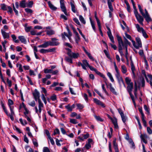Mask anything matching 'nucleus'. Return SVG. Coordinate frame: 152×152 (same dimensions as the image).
Listing matches in <instances>:
<instances>
[{
  "mask_svg": "<svg viewBox=\"0 0 152 152\" xmlns=\"http://www.w3.org/2000/svg\"><path fill=\"white\" fill-rule=\"evenodd\" d=\"M34 99L36 101H38V108L39 109V112H40L42 110V108L43 107V104L41 101L40 98V93L39 91L35 89L34 92L33 93Z\"/></svg>",
  "mask_w": 152,
  "mask_h": 152,
  "instance_id": "obj_1",
  "label": "nucleus"
},
{
  "mask_svg": "<svg viewBox=\"0 0 152 152\" xmlns=\"http://www.w3.org/2000/svg\"><path fill=\"white\" fill-rule=\"evenodd\" d=\"M136 40L138 45H136L135 41L134 40H132V42L133 46L136 49H138L139 48L141 47L142 45L140 39L137 37L136 38Z\"/></svg>",
  "mask_w": 152,
  "mask_h": 152,
  "instance_id": "obj_2",
  "label": "nucleus"
},
{
  "mask_svg": "<svg viewBox=\"0 0 152 152\" xmlns=\"http://www.w3.org/2000/svg\"><path fill=\"white\" fill-rule=\"evenodd\" d=\"M60 7L62 11L64 12L66 15H68L66 9L65 5L64 0H60Z\"/></svg>",
  "mask_w": 152,
  "mask_h": 152,
  "instance_id": "obj_3",
  "label": "nucleus"
},
{
  "mask_svg": "<svg viewBox=\"0 0 152 152\" xmlns=\"http://www.w3.org/2000/svg\"><path fill=\"white\" fill-rule=\"evenodd\" d=\"M66 49L68 51L67 54L69 56L74 58H78L79 56V54L78 53H72L71 50L67 48Z\"/></svg>",
  "mask_w": 152,
  "mask_h": 152,
  "instance_id": "obj_4",
  "label": "nucleus"
},
{
  "mask_svg": "<svg viewBox=\"0 0 152 152\" xmlns=\"http://www.w3.org/2000/svg\"><path fill=\"white\" fill-rule=\"evenodd\" d=\"M50 41L51 46H55L58 45L60 43L58 42V39L56 38H52Z\"/></svg>",
  "mask_w": 152,
  "mask_h": 152,
  "instance_id": "obj_5",
  "label": "nucleus"
},
{
  "mask_svg": "<svg viewBox=\"0 0 152 152\" xmlns=\"http://www.w3.org/2000/svg\"><path fill=\"white\" fill-rule=\"evenodd\" d=\"M145 78L147 82L150 84L151 86H152V75L148 74L147 77L146 75H145Z\"/></svg>",
  "mask_w": 152,
  "mask_h": 152,
  "instance_id": "obj_6",
  "label": "nucleus"
},
{
  "mask_svg": "<svg viewBox=\"0 0 152 152\" xmlns=\"http://www.w3.org/2000/svg\"><path fill=\"white\" fill-rule=\"evenodd\" d=\"M135 17L138 22L142 26H143V22L144 20V18L143 17L139 14L136 16Z\"/></svg>",
  "mask_w": 152,
  "mask_h": 152,
  "instance_id": "obj_7",
  "label": "nucleus"
},
{
  "mask_svg": "<svg viewBox=\"0 0 152 152\" xmlns=\"http://www.w3.org/2000/svg\"><path fill=\"white\" fill-rule=\"evenodd\" d=\"M49 46H51L50 41L45 42L42 45H39L38 47L39 48H46Z\"/></svg>",
  "mask_w": 152,
  "mask_h": 152,
  "instance_id": "obj_8",
  "label": "nucleus"
},
{
  "mask_svg": "<svg viewBox=\"0 0 152 152\" xmlns=\"http://www.w3.org/2000/svg\"><path fill=\"white\" fill-rule=\"evenodd\" d=\"M1 31L2 35L4 39H8L9 38L10 34L9 33L6 32L3 29H2L1 30Z\"/></svg>",
  "mask_w": 152,
  "mask_h": 152,
  "instance_id": "obj_9",
  "label": "nucleus"
},
{
  "mask_svg": "<svg viewBox=\"0 0 152 152\" xmlns=\"http://www.w3.org/2000/svg\"><path fill=\"white\" fill-rule=\"evenodd\" d=\"M94 103H96L98 105H101L103 107H105V105L100 100H98L96 98L94 99Z\"/></svg>",
  "mask_w": 152,
  "mask_h": 152,
  "instance_id": "obj_10",
  "label": "nucleus"
},
{
  "mask_svg": "<svg viewBox=\"0 0 152 152\" xmlns=\"http://www.w3.org/2000/svg\"><path fill=\"white\" fill-rule=\"evenodd\" d=\"M10 109L11 113L10 114H9V115H8V116L10 117L12 121H13L14 119L13 115H15L14 112L13 111V108L11 106H10Z\"/></svg>",
  "mask_w": 152,
  "mask_h": 152,
  "instance_id": "obj_11",
  "label": "nucleus"
},
{
  "mask_svg": "<svg viewBox=\"0 0 152 152\" xmlns=\"http://www.w3.org/2000/svg\"><path fill=\"white\" fill-rule=\"evenodd\" d=\"M114 126V127L115 129H118V126L117 124V120L116 118L114 117L111 120Z\"/></svg>",
  "mask_w": 152,
  "mask_h": 152,
  "instance_id": "obj_12",
  "label": "nucleus"
},
{
  "mask_svg": "<svg viewBox=\"0 0 152 152\" xmlns=\"http://www.w3.org/2000/svg\"><path fill=\"white\" fill-rule=\"evenodd\" d=\"M82 68L83 69L86 70V67L88 66L89 65V64L86 60H84L82 61Z\"/></svg>",
  "mask_w": 152,
  "mask_h": 152,
  "instance_id": "obj_13",
  "label": "nucleus"
},
{
  "mask_svg": "<svg viewBox=\"0 0 152 152\" xmlns=\"http://www.w3.org/2000/svg\"><path fill=\"white\" fill-rule=\"evenodd\" d=\"M124 39L125 40L124 42H123V44L122 45V46L123 48H125L126 46L127 47L128 45H130L131 44L130 43L126 38L124 37Z\"/></svg>",
  "mask_w": 152,
  "mask_h": 152,
  "instance_id": "obj_14",
  "label": "nucleus"
},
{
  "mask_svg": "<svg viewBox=\"0 0 152 152\" xmlns=\"http://www.w3.org/2000/svg\"><path fill=\"white\" fill-rule=\"evenodd\" d=\"M118 42V46H122L123 44V41L122 39L121 38L118 34L116 35Z\"/></svg>",
  "mask_w": 152,
  "mask_h": 152,
  "instance_id": "obj_15",
  "label": "nucleus"
},
{
  "mask_svg": "<svg viewBox=\"0 0 152 152\" xmlns=\"http://www.w3.org/2000/svg\"><path fill=\"white\" fill-rule=\"evenodd\" d=\"M127 89L128 92H132L133 88V83L131 82V83L127 84Z\"/></svg>",
  "mask_w": 152,
  "mask_h": 152,
  "instance_id": "obj_16",
  "label": "nucleus"
},
{
  "mask_svg": "<svg viewBox=\"0 0 152 152\" xmlns=\"http://www.w3.org/2000/svg\"><path fill=\"white\" fill-rule=\"evenodd\" d=\"M113 147L115 149V152H119L118 147L117 144L115 140L113 141Z\"/></svg>",
  "mask_w": 152,
  "mask_h": 152,
  "instance_id": "obj_17",
  "label": "nucleus"
},
{
  "mask_svg": "<svg viewBox=\"0 0 152 152\" xmlns=\"http://www.w3.org/2000/svg\"><path fill=\"white\" fill-rule=\"evenodd\" d=\"M147 137V136L146 134H141L140 136V138L142 140L143 142L146 144L147 143V142L146 140V139Z\"/></svg>",
  "mask_w": 152,
  "mask_h": 152,
  "instance_id": "obj_18",
  "label": "nucleus"
},
{
  "mask_svg": "<svg viewBox=\"0 0 152 152\" xmlns=\"http://www.w3.org/2000/svg\"><path fill=\"white\" fill-rule=\"evenodd\" d=\"M146 20L147 22H149L151 21L152 19L150 17L149 15L148 14L145 15V14L142 16Z\"/></svg>",
  "mask_w": 152,
  "mask_h": 152,
  "instance_id": "obj_19",
  "label": "nucleus"
},
{
  "mask_svg": "<svg viewBox=\"0 0 152 152\" xmlns=\"http://www.w3.org/2000/svg\"><path fill=\"white\" fill-rule=\"evenodd\" d=\"M48 4L50 8L52 10L55 11L57 9V7H55L53 4H52L50 1H48Z\"/></svg>",
  "mask_w": 152,
  "mask_h": 152,
  "instance_id": "obj_20",
  "label": "nucleus"
},
{
  "mask_svg": "<svg viewBox=\"0 0 152 152\" xmlns=\"http://www.w3.org/2000/svg\"><path fill=\"white\" fill-rule=\"evenodd\" d=\"M75 41L76 42L77 44H78V42L80 41V38L79 36V35L77 32L75 33Z\"/></svg>",
  "mask_w": 152,
  "mask_h": 152,
  "instance_id": "obj_21",
  "label": "nucleus"
},
{
  "mask_svg": "<svg viewBox=\"0 0 152 152\" xmlns=\"http://www.w3.org/2000/svg\"><path fill=\"white\" fill-rule=\"evenodd\" d=\"M46 32L47 34L49 36H50L55 34V31L52 29L46 30Z\"/></svg>",
  "mask_w": 152,
  "mask_h": 152,
  "instance_id": "obj_22",
  "label": "nucleus"
},
{
  "mask_svg": "<svg viewBox=\"0 0 152 152\" xmlns=\"http://www.w3.org/2000/svg\"><path fill=\"white\" fill-rule=\"evenodd\" d=\"M18 39L20 41L22 42L24 44H26V41L25 37L23 36H19L18 37Z\"/></svg>",
  "mask_w": 152,
  "mask_h": 152,
  "instance_id": "obj_23",
  "label": "nucleus"
},
{
  "mask_svg": "<svg viewBox=\"0 0 152 152\" xmlns=\"http://www.w3.org/2000/svg\"><path fill=\"white\" fill-rule=\"evenodd\" d=\"M136 27L137 28V31L139 32H142L143 30H144L143 28L142 27H140L138 24L135 25Z\"/></svg>",
  "mask_w": 152,
  "mask_h": 152,
  "instance_id": "obj_24",
  "label": "nucleus"
},
{
  "mask_svg": "<svg viewBox=\"0 0 152 152\" xmlns=\"http://www.w3.org/2000/svg\"><path fill=\"white\" fill-rule=\"evenodd\" d=\"M110 91L115 95L117 94V92L115 91L114 88L113 87L111 84L110 85Z\"/></svg>",
  "mask_w": 152,
  "mask_h": 152,
  "instance_id": "obj_25",
  "label": "nucleus"
},
{
  "mask_svg": "<svg viewBox=\"0 0 152 152\" xmlns=\"http://www.w3.org/2000/svg\"><path fill=\"white\" fill-rule=\"evenodd\" d=\"M20 7L23 8H25L27 7V4L26 3V1L25 0L22 1L20 3Z\"/></svg>",
  "mask_w": 152,
  "mask_h": 152,
  "instance_id": "obj_26",
  "label": "nucleus"
},
{
  "mask_svg": "<svg viewBox=\"0 0 152 152\" xmlns=\"http://www.w3.org/2000/svg\"><path fill=\"white\" fill-rule=\"evenodd\" d=\"M121 71L123 74H125L126 72L127 68L124 65H122L121 66Z\"/></svg>",
  "mask_w": 152,
  "mask_h": 152,
  "instance_id": "obj_27",
  "label": "nucleus"
},
{
  "mask_svg": "<svg viewBox=\"0 0 152 152\" xmlns=\"http://www.w3.org/2000/svg\"><path fill=\"white\" fill-rule=\"evenodd\" d=\"M74 1L73 2L72 1L70 2V5L71 7L72 10L73 12L74 13L76 12V10L75 9V7L74 4Z\"/></svg>",
  "mask_w": 152,
  "mask_h": 152,
  "instance_id": "obj_28",
  "label": "nucleus"
},
{
  "mask_svg": "<svg viewBox=\"0 0 152 152\" xmlns=\"http://www.w3.org/2000/svg\"><path fill=\"white\" fill-rule=\"evenodd\" d=\"M129 142L131 145V148L133 149H135V146L134 144L132 139L130 138L129 140Z\"/></svg>",
  "mask_w": 152,
  "mask_h": 152,
  "instance_id": "obj_29",
  "label": "nucleus"
},
{
  "mask_svg": "<svg viewBox=\"0 0 152 152\" xmlns=\"http://www.w3.org/2000/svg\"><path fill=\"white\" fill-rule=\"evenodd\" d=\"M117 80H118V82L119 83V84L121 86V84L122 83L123 84L124 86L125 87V85L124 83V80L122 79V77H121L120 78H119V79H117Z\"/></svg>",
  "mask_w": 152,
  "mask_h": 152,
  "instance_id": "obj_30",
  "label": "nucleus"
},
{
  "mask_svg": "<svg viewBox=\"0 0 152 152\" xmlns=\"http://www.w3.org/2000/svg\"><path fill=\"white\" fill-rule=\"evenodd\" d=\"M124 2L126 4L127 7V10L128 12H130V7L128 2L126 1H124Z\"/></svg>",
  "mask_w": 152,
  "mask_h": 152,
  "instance_id": "obj_31",
  "label": "nucleus"
},
{
  "mask_svg": "<svg viewBox=\"0 0 152 152\" xmlns=\"http://www.w3.org/2000/svg\"><path fill=\"white\" fill-rule=\"evenodd\" d=\"M108 4L109 8L111 11H113V8L112 6V3L111 2H110V0H108Z\"/></svg>",
  "mask_w": 152,
  "mask_h": 152,
  "instance_id": "obj_32",
  "label": "nucleus"
},
{
  "mask_svg": "<svg viewBox=\"0 0 152 152\" xmlns=\"http://www.w3.org/2000/svg\"><path fill=\"white\" fill-rule=\"evenodd\" d=\"M25 148L27 152H34L32 149L28 145L26 146Z\"/></svg>",
  "mask_w": 152,
  "mask_h": 152,
  "instance_id": "obj_33",
  "label": "nucleus"
},
{
  "mask_svg": "<svg viewBox=\"0 0 152 152\" xmlns=\"http://www.w3.org/2000/svg\"><path fill=\"white\" fill-rule=\"evenodd\" d=\"M19 121L21 124L23 125H25L27 124V122L25 120L23 121L22 118H20L19 119Z\"/></svg>",
  "mask_w": 152,
  "mask_h": 152,
  "instance_id": "obj_34",
  "label": "nucleus"
},
{
  "mask_svg": "<svg viewBox=\"0 0 152 152\" xmlns=\"http://www.w3.org/2000/svg\"><path fill=\"white\" fill-rule=\"evenodd\" d=\"M32 29V27L31 26H29L28 27H26L25 28V30L26 32H31V30Z\"/></svg>",
  "mask_w": 152,
  "mask_h": 152,
  "instance_id": "obj_35",
  "label": "nucleus"
},
{
  "mask_svg": "<svg viewBox=\"0 0 152 152\" xmlns=\"http://www.w3.org/2000/svg\"><path fill=\"white\" fill-rule=\"evenodd\" d=\"M44 73L45 74L52 73V69H44Z\"/></svg>",
  "mask_w": 152,
  "mask_h": 152,
  "instance_id": "obj_36",
  "label": "nucleus"
},
{
  "mask_svg": "<svg viewBox=\"0 0 152 152\" xmlns=\"http://www.w3.org/2000/svg\"><path fill=\"white\" fill-rule=\"evenodd\" d=\"M1 9L4 10H6L7 9V6L4 4H2L1 5Z\"/></svg>",
  "mask_w": 152,
  "mask_h": 152,
  "instance_id": "obj_37",
  "label": "nucleus"
},
{
  "mask_svg": "<svg viewBox=\"0 0 152 152\" xmlns=\"http://www.w3.org/2000/svg\"><path fill=\"white\" fill-rule=\"evenodd\" d=\"M125 80L126 83L129 84L131 83V80L129 77H126L125 79Z\"/></svg>",
  "mask_w": 152,
  "mask_h": 152,
  "instance_id": "obj_38",
  "label": "nucleus"
},
{
  "mask_svg": "<svg viewBox=\"0 0 152 152\" xmlns=\"http://www.w3.org/2000/svg\"><path fill=\"white\" fill-rule=\"evenodd\" d=\"M79 20L82 23H83L84 24H85L86 23V21L85 20H84V18L81 15H80L79 16Z\"/></svg>",
  "mask_w": 152,
  "mask_h": 152,
  "instance_id": "obj_39",
  "label": "nucleus"
},
{
  "mask_svg": "<svg viewBox=\"0 0 152 152\" xmlns=\"http://www.w3.org/2000/svg\"><path fill=\"white\" fill-rule=\"evenodd\" d=\"M65 107L67 109V110L68 111H71L72 110V108L69 104H68Z\"/></svg>",
  "mask_w": 152,
  "mask_h": 152,
  "instance_id": "obj_40",
  "label": "nucleus"
},
{
  "mask_svg": "<svg viewBox=\"0 0 152 152\" xmlns=\"http://www.w3.org/2000/svg\"><path fill=\"white\" fill-rule=\"evenodd\" d=\"M97 25L99 27V29L100 32H102V31L101 30V25L100 21L99 20H96Z\"/></svg>",
  "mask_w": 152,
  "mask_h": 152,
  "instance_id": "obj_41",
  "label": "nucleus"
},
{
  "mask_svg": "<svg viewBox=\"0 0 152 152\" xmlns=\"http://www.w3.org/2000/svg\"><path fill=\"white\" fill-rule=\"evenodd\" d=\"M70 122L74 124H76L78 123L77 121L75 119H70Z\"/></svg>",
  "mask_w": 152,
  "mask_h": 152,
  "instance_id": "obj_42",
  "label": "nucleus"
},
{
  "mask_svg": "<svg viewBox=\"0 0 152 152\" xmlns=\"http://www.w3.org/2000/svg\"><path fill=\"white\" fill-rule=\"evenodd\" d=\"M65 59L67 61L71 63H72V58H71V57H66Z\"/></svg>",
  "mask_w": 152,
  "mask_h": 152,
  "instance_id": "obj_43",
  "label": "nucleus"
},
{
  "mask_svg": "<svg viewBox=\"0 0 152 152\" xmlns=\"http://www.w3.org/2000/svg\"><path fill=\"white\" fill-rule=\"evenodd\" d=\"M131 70L132 71V73L134 74V70H135V67L133 65V63L132 61H131Z\"/></svg>",
  "mask_w": 152,
  "mask_h": 152,
  "instance_id": "obj_44",
  "label": "nucleus"
},
{
  "mask_svg": "<svg viewBox=\"0 0 152 152\" xmlns=\"http://www.w3.org/2000/svg\"><path fill=\"white\" fill-rule=\"evenodd\" d=\"M95 117L97 120L98 121L102 122L103 121V119H102L99 116H95Z\"/></svg>",
  "mask_w": 152,
  "mask_h": 152,
  "instance_id": "obj_45",
  "label": "nucleus"
},
{
  "mask_svg": "<svg viewBox=\"0 0 152 152\" xmlns=\"http://www.w3.org/2000/svg\"><path fill=\"white\" fill-rule=\"evenodd\" d=\"M33 1H29L28 4H27V7H31L33 4Z\"/></svg>",
  "mask_w": 152,
  "mask_h": 152,
  "instance_id": "obj_46",
  "label": "nucleus"
},
{
  "mask_svg": "<svg viewBox=\"0 0 152 152\" xmlns=\"http://www.w3.org/2000/svg\"><path fill=\"white\" fill-rule=\"evenodd\" d=\"M118 51L119 52L120 54L123 53L122 50L124 48L122 46H118Z\"/></svg>",
  "mask_w": 152,
  "mask_h": 152,
  "instance_id": "obj_47",
  "label": "nucleus"
},
{
  "mask_svg": "<svg viewBox=\"0 0 152 152\" xmlns=\"http://www.w3.org/2000/svg\"><path fill=\"white\" fill-rule=\"evenodd\" d=\"M129 93L130 95V97H131L132 101L133 102V103L134 104H135V103L134 97L133 95L132 94V92H129Z\"/></svg>",
  "mask_w": 152,
  "mask_h": 152,
  "instance_id": "obj_48",
  "label": "nucleus"
},
{
  "mask_svg": "<svg viewBox=\"0 0 152 152\" xmlns=\"http://www.w3.org/2000/svg\"><path fill=\"white\" fill-rule=\"evenodd\" d=\"M28 104L32 106V107H34L36 105V103L34 101H33L31 102H29L28 103Z\"/></svg>",
  "mask_w": 152,
  "mask_h": 152,
  "instance_id": "obj_49",
  "label": "nucleus"
},
{
  "mask_svg": "<svg viewBox=\"0 0 152 152\" xmlns=\"http://www.w3.org/2000/svg\"><path fill=\"white\" fill-rule=\"evenodd\" d=\"M76 105L77 107V108L79 109H83L84 107V106L83 105L80 104H76Z\"/></svg>",
  "mask_w": 152,
  "mask_h": 152,
  "instance_id": "obj_50",
  "label": "nucleus"
},
{
  "mask_svg": "<svg viewBox=\"0 0 152 152\" xmlns=\"http://www.w3.org/2000/svg\"><path fill=\"white\" fill-rule=\"evenodd\" d=\"M141 84L142 85V87H144L145 86V81L143 78H142L141 79Z\"/></svg>",
  "mask_w": 152,
  "mask_h": 152,
  "instance_id": "obj_51",
  "label": "nucleus"
},
{
  "mask_svg": "<svg viewBox=\"0 0 152 152\" xmlns=\"http://www.w3.org/2000/svg\"><path fill=\"white\" fill-rule=\"evenodd\" d=\"M25 10L28 13H31L33 12L32 10L28 8H26L25 9Z\"/></svg>",
  "mask_w": 152,
  "mask_h": 152,
  "instance_id": "obj_52",
  "label": "nucleus"
},
{
  "mask_svg": "<svg viewBox=\"0 0 152 152\" xmlns=\"http://www.w3.org/2000/svg\"><path fill=\"white\" fill-rule=\"evenodd\" d=\"M125 35L126 37L128 39H129L132 42V40H133L132 39V38L131 37L129 34H128L126 33H125Z\"/></svg>",
  "mask_w": 152,
  "mask_h": 152,
  "instance_id": "obj_53",
  "label": "nucleus"
},
{
  "mask_svg": "<svg viewBox=\"0 0 152 152\" xmlns=\"http://www.w3.org/2000/svg\"><path fill=\"white\" fill-rule=\"evenodd\" d=\"M17 67H19V70L20 72H22L23 71V70L22 68V65L20 64H17Z\"/></svg>",
  "mask_w": 152,
  "mask_h": 152,
  "instance_id": "obj_54",
  "label": "nucleus"
},
{
  "mask_svg": "<svg viewBox=\"0 0 152 152\" xmlns=\"http://www.w3.org/2000/svg\"><path fill=\"white\" fill-rule=\"evenodd\" d=\"M32 142L33 143V144L36 147H37L38 146V144L37 142V140L36 139H33L32 140Z\"/></svg>",
  "mask_w": 152,
  "mask_h": 152,
  "instance_id": "obj_55",
  "label": "nucleus"
},
{
  "mask_svg": "<svg viewBox=\"0 0 152 152\" xmlns=\"http://www.w3.org/2000/svg\"><path fill=\"white\" fill-rule=\"evenodd\" d=\"M142 120L144 126L145 127H146V122L145 119V117H142Z\"/></svg>",
  "mask_w": 152,
  "mask_h": 152,
  "instance_id": "obj_56",
  "label": "nucleus"
},
{
  "mask_svg": "<svg viewBox=\"0 0 152 152\" xmlns=\"http://www.w3.org/2000/svg\"><path fill=\"white\" fill-rule=\"evenodd\" d=\"M43 152H50L49 148L47 147H44L43 148Z\"/></svg>",
  "mask_w": 152,
  "mask_h": 152,
  "instance_id": "obj_57",
  "label": "nucleus"
},
{
  "mask_svg": "<svg viewBox=\"0 0 152 152\" xmlns=\"http://www.w3.org/2000/svg\"><path fill=\"white\" fill-rule=\"evenodd\" d=\"M147 131L148 133L149 134H152V130L149 127H148L147 128Z\"/></svg>",
  "mask_w": 152,
  "mask_h": 152,
  "instance_id": "obj_58",
  "label": "nucleus"
},
{
  "mask_svg": "<svg viewBox=\"0 0 152 152\" xmlns=\"http://www.w3.org/2000/svg\"><path fill=\"white\" fill-rule=\"evenodd\" d=\"M142 34L143 36L145 38H146L148 37V36L147 34L144 30H143V31L142 32Z\"/></svg>",
  "mask_w": 152,
  "mask_h": 152,
  "instance_id": "obj_59",
  "label": "nucleus"
},
{
  "mask_svg": "<svg viewBox=\"0 0 152 152\" xmlns=\"http://www.w3.org/2000/svg\"><path fill=\"white\" fill-rule=\"evenodd\" d=\"M86 54L87 55V56H88V57L90 58V59L91 60H92V61L94 60V59L93 57L91 55L90 53L88 52Z\"/></svg>",
  "mask_w": 152,
  "mask_h": 152,
  "instance_id": "obj_60",
  "label": "nucleus"
},
{
  "mask_svg": "<svg viewBox=\"0 0 152 152\" xmlns=\"http://www.w3.org/2000/svg\"><path fill=\"white\" fill-rule=\"evenodd\" d=\"M40 52L42 53H45L48 52V49L46 50L43 49H42L40 50Z\"/></svg>",
  "mask_w": 152,
  "mask_h": 152,
  "instance_id": "obj_61",
  "label": "nucleus"
},
{
  "mask_svg": "<svg viewBox=\"0 0 152 152\" xmlns=\"http://www.w3.org/2000/svg\"><path fill=\"white\" fill-rule=\"evenodd\" d=\"M13 104V102L12 100L11 99H9L8 100V105H9V107H10V106H11Z\"/></svg>",
  "mask_w": 152,
  "mask_h": 152,
  "instance_id": "obj_62",
  "label": "nucleus"
},
{
  "mask_svg": "<svg viewBox=\"0 0 152 152\" xmlns=\"http://www.w3.org/2000/svg\"><path fill=\"white\" fill-rule=\"evenodd\" d=\"M51 99L53 101H55L56 99V95L54 94L50 97Z\"/></svg>",
  "mask_w": 152,
  "mask_h": 152,
  "instance_id": "obj_63",
  "label": "nucleus"
},
{
  "mask_svg": "<svg viewBox=\"0 0 152 152\" xmlns=\"http://www.w3.org/2000/svg\"><path fill=\"white\" fill-rule=\"evenodd\" d=\"M121 118H122V120L123 121V122L124 123H125L126 121V117L124 116V115H123L122 116H121Z\"/></svg>",
  "mask_w": 152,
  "mask_h": 152,
  "instance_id": "obj_64",
  "label": "nucleus"
}]
</instances>
